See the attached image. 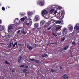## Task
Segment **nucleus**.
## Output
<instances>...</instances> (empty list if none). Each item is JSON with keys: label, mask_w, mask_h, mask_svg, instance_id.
<instances>
[{"label": "nucleus", "mask_w": 79, "mask_h": 79, "mask_svg": "<svg viewBox=\"0 0 79 79\" xmlns=\"http://www.w3.org/2000/svg\"><path fill=\"white\" fill-rule=\"evenodd\" d=\"M47 13H48V11L47 10H43L41 13V14L44 18H49V15L48 14H47Z\"/></svg>", "instance_id": "obj_1"}, {"label": "nucleus", "mask_w": 79, "mask_h": 79, "mask_svg": "<svg viewBox=\"0 0 79 79\" xmlns=\"http://www.w3.org/2000/svg\"><path fill=\"white\" fill-rule=\"evenodd\" d=\"M45 2L44 0H39L38 1L37 4H39L40 6H43L45 4Z\"/></svg>", "instance_id": "obj_2"}, {"label": "nucleus", "mask_w": 79, "mask_h": 79, "mask_svg": "<svg viewBox=\"0 0 79 79\" xmlns=\"http://www.w3.org/2000/svg\"><path fill=\"white\" fill-rule=\"evenodd\" d=\"M26 25L31 26L32 25V20L31 19H27L26 20Z\"/></svg>", "instance_id": "obj_3"}, {"label": "nucleus", "mask_w": 79, "mask_h": 79, "mask_svg": "<svg viewBox=\"0 0 79 79\" xmlns=\"http://www.w3.org/2000/svg\"><path fill=\"white\" fill-rule=\"evenodd\" d=\"M62 15H63V13H61V14H60V13H58L57 14L56 16L57 17H59V19H63V18H64V16H62Z\"/></svg>", "instance_id": "obj_4"}, {"label": "nucleus", "mask_w": 79, "mask_h": 79, "mask_svg": "<svg viewBox=\"0 0 79 79\" xmlns=\"http://www.w3.org/2000/svg\"><path fill=\"white\" fill-rule=\"evenodd\" d=\"M27 48H28L29 50L31 51L32 50V49H33V47H32L30 46L29 45H27Z\"/></svg>", "instance_id": "obj_5"}, {"label": "nucleus", "mask_w": 79, "mask_h": 79, "mask_svg": "<svg viewBox=\"0 0 79 79\" xmlns=\"http://www.w3.org/2000/svg\"><path fill=\"white\" fill-rule=\"evenodd\" d=\"M39 16L38 15H36L35 18V21H38V20H39Z\"/></svg>", "instance_id": "obj_6"}, {"label": "nucleus", "mask_w": 79, "mask_h": 79, "mask_svg": "<svg viewBox=\"0 0 79 79\" xmlns=\"http://www.w3.org/2000/svg\"><path fill=\"white\" fill-rule=\"evenodd\" d=\"M45 23V21L43 20H42L40 23V26H43V25H44V24Z\"/></svg>", "instance_id": "obj_7"}, {"label": "nucleus", "mask_w": 79, "mask_h": 79, "mask_svg": "<svg viewBox=\"0 0 79 79\" xmlns=\"http://www.w3.org/2000/svg\"><path fill=\"white\" fill-rule=\"evenodd\" d=\"M55 11V9H52L49 11L50 14H53V12Z\"/></svg>", "instance_id": "obj_8"}, {"label": "nucleus", "mask_w": 79, "mask_h": 79, "mask_svg": "<svg viewBox=\"0 0 79 79\" xmlns=\"http://www.w3.org/2000/svg\"><path fill=\"white\" fill-rule=\"evenodd\" d=\"M22 59V57L21 56H19V58L18 59V62L19 63H20L21 62H20V61L21 60V59Z\"/></svg>", "instance_id": "obj_9"}, {"label": "nucleus", "mask_w": 79, "mask_h": 79, "mask_svg": "<svg viewBox=\"0 0 79 79\" xmlns=\"http://www.w3.org/2000/svg\"><path fill=\"white\" fill-rule=\"evenodd\" d=\"M19 20L18 18H16L15 19V20H14V22L16 23H19Z\"/></svg>", "instance_id": "obj_10"}, {"label": "nucleus", "mask_w": 79, "mask_h": 79, "mask_svg": "<svg viewBox=\"0 0 79 79\" xmlns=\"http://www.w3.org/2000/svg\"><path fill=\"white\" fill-rule=\"evenodd\" d=\"M73 29V27L71 25H70L69 27V31H72Z\"/></svg>", "instance_id": "obj_11"}, {"label": "nucleus", "mask_w": 79, "mask_h": 79, "mask_svg": "<svg viewBox=\"0 0 79 79\" xmlns=\"http://www.w3.org/2000/svg\"><path fill=\"white\" fill-rule=\"evenodd\" d=\"M63 77L64 79H68V76L66 75H64L63 76Z\"/></svg>", "instance_id": "obj_12"}, {"label": "nucleus", "mask_w": 79, "mask_h": 79, "mask_svg": "<svg viewBox=\"0 0 79 79\" xmlns=\"http://www.w3.org/2000/svg\"><path fill=\"white\" fill-rule=\"evenodd\" d=\"M61 26H59L58 27H57L56 28V31H58V30H59V29H60V28H61Z\"/></svg>", "instance_id": "obj_13"}, {"label": "nucleus", "mask_w": 79, "mask_h": 79, "mask_svg": "<svg viewBox=\"0 0 79 79\" xmlns=\"http://www.w3.org/2000/svg\"><path fill=\"white\" fill-rule=\"evenodd\" d=\"M34 26L35 27L37 28V27H39V24H38L37 23H36L35 24Z\"/></svg>", "instance_id": "obj_14"}, {"label": "nucleus", "mask_w": 79, "mask_h": 79, "mask_svg": "<svg viewBox=\"0 0 79 79\" xmlns=\"http://www.w3.org/2000/svg\"><path fill=\"white\" fill-rule=\"evenodd\" d=\"M23 72L25 74H27V70L26 69H24L23 70Z\"/></svg>", "instance_id": "obj_15"}, {"label": "nucleus", "mask_w": 79, "mask_h": 79, "mask_svg": "<svg viewBox=\"0 0 79 79\" xmlns=\"http://www.w3.org/2000/svg\"><path fill=\"white\" fill-rule=\"evenodd\" d=\"M13 29V27L11 26H10L8 27V29L9 30H11Z\"/></svg>", "instance_id": "obj_16"}, {"label": "nucleus", "mask_w": 79, "mask_h": 79, "mask_svg": "<svg viewBox=\"0 0 79 79\" xmlns=\"http://www.w3.org/2000/svg\"><path fill=\"white\" fill-rule=\"evenodd\" d=\"M13 45V43H11L8 46V47L9 48H10V47H12V45Z\"/></svg>", "instance_id": "obj_17"}, {"label": "nucleus", "mask_w": 79, "mask_h": 79, "mask_svg": "<svg viewBox=\"0 0 79 79\" xmlns=\"http://www.w3.org/2000/svg\"><path fill=\"white\" fill-rule=\"evenodd\" d=\"M74 29H75L76 30H78L79 29V26H75V27Z\"/></svg>", "instance_id": "obj_18"}, {"label": "nucleus", "mask_w": 79, "mask_h": 79, "mask_svg": "<svg viewBox=\"0 0 79 79\" xmlns=\"http://www.w3.org/2000/svg\"><path fill=\"white\" fill-rule=\"evenodd\" d=\"M28 14L29 16H31V15H32L33 14V13L32 12H28Z\"/></svg>", "instance_id": "obj_19"}, {"label": "nucleus", "mask_w": 79, "mask_h": 79, "mask_svg": "<svg viewBox=\"0 0 79 79\" xmlns=\"http://www.w3.org/2000/svg\"><path fill=\"white\" fill-rule=\"evenodd\" d=\"M48 55L46 54H44L42 55V57H46V56H47Z\"/></svg>", "instance_id": "obj_20"}, {"label": "nucleus", "mask_w": 79, "mask_h": 79, "mask_svg": "<svg viewBox=\"0 0 79 79\" xmlns=\"http://www.w3.org/2000/svg\"><path fill=\"white\" fill-rule=\"evenodd\" d=\"M69 47V46H67L65 47L64 48V50H66L68 48V47Z\"/></svg>", "instance_id": "obj_21"}, {"label": "nucleus", "mask_w": 79, "mask_h": 79, "mask_svg": "<svg viewBox=\"0 0 79 79\" xmlns=\"http://www.w3.org/2000/svg\"><path fill=\"white\" fill-rule=\"evenodd\" d=\"M29 60H30V61H34V62H35V59H34L29 58Z\"/></svg>", "instance_id": "obj_22"}, {"label": "nucleus", "mask_w": 79, "mask_h": 79, "mask_svg": "<svg viewBox=\"0 0 79 79\" xmlns=\"http://www.w3.org/2000/svg\"><path fill=\"white\" fill-rule=\"evenodd\" d=\"M24 20H25V18H24V17L22 18L21 19V21H23V22H24Z\"/></svg>", "instance_id": "obj_23"}, {"label": "nucleus", "mask_w": 79, "mask_h": 79, "mask_svg": "<svg viewBox=\"0 0 79 79\" xmlns=\"http://www.w3.org/2000/svg\"><path fill=\"white\" fill-rule=\"evenodd\" d=\"M60 23H61V21H57L56 22V24H60Z\"/></svg>", "instance_id": "obj_24"}, {"label": "nucleus", "mask_w": 79, "mask_h": 79, "mask_svg": "<svg viewBox=\"0 0 79 79\" xmlns=\"http://www.w3.org/2000/svg\"><path fill=\"white\" fill-rule=\"evenodd\" d=\"M62 31L64 32H66V28L63 29Z\"/></svg>", "instance_id": "obj_25"}, {"label": "nucleus", "mask_w": 79, "mask_h": 79, "mask_svg": "<svg viewBox=\"0 0 79 79\" xmlns=\"http://www.w3.org/2000/svg\"><path fill=\"white\" fill-rule=\"evenodd\" d=\"M17 42H15V43H14L13 45V47H15L16 46V45H17Z\"/></svg>", "instance_id": "obj_26"}, {"label": "nucleus", "mask_w": 79, "mask_h": 79, "mask_svg": "<svg viewBox=\"0 0 79 79\" xmlns=\"http://www.w3.org/2000/svg\"><path fill=\"white\" fill-rule=\"evenodd\" d=\"M6 64H8L9 65H10V64L7 61H6L5 62Z\"/></svg>", "instance_id": "obj_27"}, {"label": "nucleus", "mask_w": 79, "mask_h": 79, "mask_svg": "<svg viewBox=\"0 0 79 79\" xmlns=\"http://www.w3.org/2000/svg\"><path fill=\"white\" fill-rule=\"evenodd\" d=\"M72 45H76V43H75V42L73 41L72 43Z\"/></svg>", "instance_id": "obj_28"}, {"label": "nucleus", "mask_w": 79, "mask_h": 79, "mask_svg": "<svg viewBox=\"0 0 79 79\" xmlns=\"http://www.w3.org/2000/svg\"><path fill=\"white\" fill-rule=\"evenodd\" d=\"M52 34L54 37H57V35L56 34H55V33H52Z\"/></svg>", "instance_id": "obj_29"}, {"label": "nucleus", "mask_w": 79, "mask_h": 79, "mask_svg": "<svg viewBox=\"0 0 79 79\" xmlns=\"http://www.w3.org/2000/svg\"><path fill=\"white\" fill-rule=\"evenodd\" d=\"M35 62H36V63H39V61L38 60H35Z\"/></svg>", "instance_id": "obj_30"}, {"label": "nucleus", "mask_w": 79, "mask_h": 79, "mask_svg": "<svg viewBox=\"0 0 79 79\" xmlns=\"http://www.w3.org/2000/svg\"><path fill=\"white\" fill-rule=\"evenodd\" d=\"M65 39H66V37H65V36H64L62 38V41H64V40H65Z\"/></svg>", "instance_id": "obj_31"}, {"label": "nucleus", "mask_w": 79, "mask_h": 79, "mask_svg": "<svg viewBox=\"0 0 79 79\" xmlns=\"http://www.w3.org/2000/svg\"><path fill=\"white\" fill-rule=\"evenodd\" d=\"M2 10L3 11H5V7H2Z\"/></svg>", "instance_id": "obj_32"}, {"label": "nucleus", "mask_w": 79, "mask_h": 79, "mask_svg": "<svg viewBox=\"0 0 79 79\" xmlns=\"http://www.w3.org/2000/svg\"><path fill=\"white\" fill-rule=\"evenodd\" d=\"M51 72H55V70L53 69H51Z\"/></svg>", "instance_id": "obj_33"}, {"label": "nucleus", "mask_w": 79, "mask_h": 79, "mask_svg": "<svg viewBox=\"0 0 79 79\" xmlns=\"http://www.w3.org/2000/svg\"><path fill=\"white\" fill-rule=\"evenodd\" d=\"M51 44H52V45H53V44H54L55 45H57V43H51Z\"/></svg>", "instance_id": "obj_34"}, {"label": "nucleus", "mask_w": 79, "mask_h": 79, "mask_svg": "<svg viewBox=\"0 0 79 79\" xmlns=\"http://www.w3.org/2000/svg\"><path fill=\"white\" fill-rule=\"evenodd\" d=\"M43 28H46V27H47V25H45V26H43Z\"/></svg>", "instance_id": "obj_35"}, {"label": "nucleus", "mask_w": 79, "mask_h": 79, "mask_svg": "<svg viewBox=\"0 0 79 79\" xmlns=\"http://www.w3.org/2000/svg\"><path fill=\"white\" fill-rule=\"evenodd\" d=\"M22 67H24V65H22L20 66V68H22Z\"/></svg>", "instance_id": "obj_36"}, {"label": "nucleus", "mask_w": 79, "mask_h": 79, "mask_svg": "<svg viewBox=\"0 0 79 79\" xmlns=\"http://www.w3.org/2000/svg\"><path fill=\"white\" fill-rule=\"evenodd\" d=\"M25 68H29V66H28L27 65L26 66H25L24 67Z\"/></svg>", "instance_id": "obj_37"}, {"label": "nucleus", "mask_w": 79, "mask_h": 79, "mask_svg": "<svg viewBox=\"0 0 79 79\" xmlns=\"http://www.w3.org/2000/svg\"><path fill=\"white\" fill-rule=\"evenodd\" d=\"M7 38L8 39H10V38L11 37V36H10V35H7Z\"/></svg>", "instance_id": "obj_38"}, {"label": "nucleus", "mask_w": 79, "mask_h": 79, "mask_svg": "<svg viewBox=\"0 0 79 79\" xmlns=\"http://www.w3.org/2000/svg\"><path fill=\"white\" fill-rule=\"evenodd\" d=\"M56 13H57V11L56 10L54 12V14H56Z\"/></svg>", "instance_id": "obj_39"}, {"label": "nucleus", "mask_w": 79, "mask_h": 79, "mask_svg": "<svg viewBox=\"0 0 79 79\" xmlns=\"http://www.w3.org/2000/svg\"><path fill=\"white\" fill-rule=\"evenodd\" d=\"M21 32V30H18L17 32V34H19Z\"/></svg>", "instance_id": "obj_40"}, {"label": "nucleus", "mask_w": 79, "mask_h": 79, "mask_svg": "<svg viewBox=\"0 0 79 79\" xmlns=\"http://www.w3.org/2000/svg\"><path fill=\"white\" fill-rule=\"evenodd\" d=\"M21 16H24V14L22 13L21 14Z\"/></svg>", "instance_id": "obj_41"}, {"label": "nucleus", "mask_w": 79, "mask_h": 79, "mask_svg": "<svg viewBox=\"0 0 79 79\" xmlns=\"http://www.w3.org/2000/svg\"><path fill=\"white\" fill-rule=\"evenodd\" d=\"M23 33L24 34H26V32H25V31H23Z\"/></svg>", "instance_id": "obj_42"}, {"label": "nucleus", "mask_w": 79, "mask_h": 79, "mask_svg": "<svg viewBox=\"0 0 79 79\" xmlns=\"http://www.w3.org/2000/svg\"><path fill=\"white\" fill-rule=\"evenodd\" d=\"M51 27H50L49 28H48L47 30H50V29H51Z\"/></svg>", "instance_id": "obj_43"}, {"label": "nucleus", "mask_w": 79, "mask_h": 79, "mask_svg": "<svg viewBox=\"0 0 79 79\" xmlns=\"http://www.w3.org/2000/svg\"><path fill=\"white\" fill-rule=\"evenodd\" d=\"M1 20H0V24L1 23Z\"/></svg>", "instance_id": "obj_44"}, {"label": "nucleus", "mask_w": 79, "mask_h": 79, "mask_svg": "<svg viewBox=\"0 0 79 79\" xmlns=\"http://www.w3.org/2000/svg\"><path fill=\"white\" fill-rule=\"evenodd\" d=\"M60 68L61 69L62 68V67H60Z\"/></svg>", "instance_id": "obj_45"}, {"label": "nucleus", "mask_w": 79, "mask_h": 79, "mask_svg": "<svg viewBox=\"0 0 79 79\" xmlns=\"http://www.w3.org/2000/svg\"><path fill=\"white\" fill-rule=\"evenodd\" d=\"M59 9H60V7L59 8Z\"/></svg>", "instance_id": "obj_46"}]
</instances>
